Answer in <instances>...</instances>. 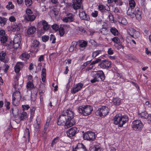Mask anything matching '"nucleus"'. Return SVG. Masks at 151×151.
I'll list each match as a JSON object with an SVG mask.
<instances>
[{
  "instance_id": "obj_25",
  "label": "nucleus",
  "mask_w": 151,
  "mask_h": 151,
  "mask_svg": "<svg viewBox=\"0 0 151 151\" xmlns=\"http://www.w3.org/2000/svg\"><path fill=\"white\" fill-rule=\"evenodd\" d=\"M36 30V28L34 26H32L29 28L27 30L28 35H32L34 33Z\"/></svg>"
},
{
  "instance_id": "obj_16",
  "label": "nucleus",
  "mask_w": 151,
  "mask_h": 151,
  "mask_svg": "<svg viewBox=\"0 0 151 151\" xmlns=\"http://www.w3.org/2000/svg\"><path fill=\"white\" fill-rule=\"evenodd\" d=\"M63 27L64 28L60 27L58 29L59 34L60 36H63L64 35L65 33L64 29L65 28L67 27L68 30L70 28V26L69 25H63Z\"/></svg>"
},
{
  "instance_id": "obj_52",
  "label": "nucleus",
  "mask_w": 151,
  "mask_h": 151,
  "mask_svg": "<svg viewBox=\"0 0 151 151\" xmlns=\"http://www.w3.org/2000/svg\"><path fill=\"white\" fill-rule=\"evenodd\" d=\"M50 40L52 41V43H54L55 42L56 38L53 35L51 34L50 35Z\"/></svg>"
},
{
  "instance_id": "obj_18",
  "label": "nucleus",
  "mask_w": 151,
  "mask_h": 151,
  "mask_svg": "<svg viewBox=\"0 0 151 151\" xmlns=\"http://www.w3.org/2000/svg\"><path fill=\"white\" fill-rule=\"evenodd\" d=\"M90 151H101V147L100 145L97 144L91 145L89 148Z\"/></svg>"
},
{
  "instance_id": "obj_56",
  "label": "nucleus",
  "mask_w": 151,
  "mask_h": 151,
  "mask_svg": "<svg viewBox=\"0 0 151 151\" xmlns=\"http://www.w3.org/2000/svg\"><path fill=\"white\" fill-rule=\"evenodd\" d=\"M51 27L55 31H57L59 29L58 26L56 24H54L52 25Z\"/></svg>"
},
{
  "instance_id": "obj_48",
  "label": "nucleus",
  "mask_w": 151,
  "mask_h": 151,
  "mask_svg": "<svg viewBox=\"0 0 151 151\" xmlns=\"http://www.w3.org/2000/svg\"><path fill=\"white\" fill-rule=\"evenodd\" d=\"M39 44L40 42L38 41L34 40L32 43V46L33 47H38Z\"/></svg>"
},
{
  "instance_id": "obj_13",
  "label": "nucleus",
  "mask_w": 151,
  "mask_h": 151,
  "mask_svg": "<svg viewBox=\"0 0 151 151\" xmlns=\"http://www.w3.org/2000/svg\"><path fill=\"white\" fill-rule=\"evenodd\" d=\"M79 16L81 19L83 20H86L87 21H89L90 19L89 16L86 14L84 11L82 10L79 11Z\"/></svg>"
},
{
  "instance_id": "obj_7",
  "label": "nucleus",
  "mask_w": 151,
  "mask_h": 151,
  "mask_svg": "<svg viewBox=\"0 0 151 151\" xmlns=\"http://www.w3.org/2000/svg\"><path fill=\"white\" fill-rule=\"evenodd\" d=\"M68 122L67 121V116L65 115V114H62L60 116L58 119L57 123L58 125H65V128H68L69 127H67V123Z\"/></svg>"
},
{
  "instance_id": "obj_1",
  "label": "nucleus",
  "mask_w": 151,
  "mask_h": 151,
  "mask_svg": "<svg viewBox=\"0 0 151 151\" xmlns=\"http://www.w3.org/2000/svg\"><path fill=\"white\" fill-rule=\"evenodd\" d=\"M19 38L17 37L14 39L13 41L9 40L7 36L1 37V45H2L6 47L7 50L13 48L17 49L18 48L21 43Z\"/></svg>"
},
{
  "instance_id": "obj_26",
  "label": "nucleus",
  "mask_w": 151,
  "mask_h": 151,
  "mask_svg": "<svg viewBox=\"0 0 151 151\" xmlns=\"http://www.w3.org/2000/svg\"><path fill=\"white\" fill-rule=\"evenodd\" d=\"M25 18L27 21H32L35 19L36 17L33 14L28 15H25Z\"/></svg>"
},
{
  "instance_id": "obj_38",
  "label": "nucleus",
  "mask_w": 151,
  "mask_h": 151,
  "mask_svg": "<svg viewBox=\"0 0 151 151\" xmlns=\"http://www.w3.org/2000/svg\"><path fill=\"white\" fill-rule=\"evenodd\" d=\"M50 13H51L52 14L53 16L54 15V16H56L58 15V11L56 9L54 8L50 10Z\"/></svg>"
},
{
  "instance_id": "obj_40",
  "label": "nucleus",
  "mask_w": 151,
  "mask_h": 151,
  "mask_svg": "<svg viewBox=\"0 0 151 151\" xmlns=\"http://www.w3.org/2000/svg\"><path fill=\"white\" fill-rule=\"evenodd\" d=\"M118 22L124 25H126L127 23L126 19L124 18H122L121 19H119Z\"/></svg>"
},
{
  "instance_id": "obj_28",
  "label": "nucleus",
  "mask_w": 151,
  "mask_h": 151,
  "mask_svg": "<svg viewBox=\"0 0 151 151\" xmlns=\"http://www.w3.org/2000/svg\"><path fill=\"white\" fill-rule=\"evenodd\" d=\"M18 110L16 108L14 109L12 108L11 111V112H12L13 116L15 118L17 117L18 115H19V114H18Z\"/></svg>"
},
{
  "instance_id": "obj_4",
  "label": "nucleus",
  "mask_w": 151,
  "mask_h": 151,
  "mask_svg": "<svg viewBox=\"0 0 151 151\" xmlns=\"http://www.w3.org/2000/svg\"><path fill=\"white\" fill-rule=\"evenodd\" d=\"M78 111L79 114L85 116L90 115L93 111V107L88 105H82L78 108Z\"/></svg>"
},
{
  "instance_id": "obj_62",
  "label": "nucleus",
  "mask_w": 151,
  "mask_h": 151,
  "mask_svg": "<svg viewBox=\"0 0 151 151\" xmlns=\"http://www.w3.org/2000/svg\"><path fill=\"white\" fill-rule=\"evenodd\" d=\"M78 29L80 32H81L82 33H84L86 32V31L84 29V28L83 27H78Z\"/></svg>"
},
{
  "instance_id": "obj_63",
  "label": "nucleus",
  "mask_w": 151,
  "mask_h": 151,
  "mask_svg": "<svg viewBox=\"0 0 151 151\" xmlns=\"http://www.w3.org/2000/svg\"><path fill=\"white\" fill-rule=\"evenodd\" d=\"M22 107L23 108V110H28L29 108V106L28 105H22Z\"/></svg>"
},
{
  "instance_id": "obj_35",
  "label": "nucleus",
  "mask_w": 151,
  "mask_h": 151,
  "mask_svg": "<svg viewBox=\"0 0 151 151\" xmlns=\"http://www.w3.org/2000/svg\"><path fill=\"white\" fill-rule=\"evenodd\" d=\"M26 87L27 89L35 88L36 86L35 87L32 81H29L27 82Z\"/></svg>"
},
{
  "instance_id": "obj_33",
  "label": "nucleus",
  "mask_w": 151,
  "mask_h": 151,
  "mask_svg": "<svg viewBox=\"0 0 151 151\" xmlns=\"http://www.w3.org/2000/svg\"><path fill=\"white\" fill-rule=\"evenodd\" d=\"M77 43L76 42L73 41L72 42L71 45L70 47L69 50L70 52H72L74 50L75 48L76 47Z\"/></svg>"
},
{
  "instance_id": "obj_36",
  "label": "nucleus",
  "mask_w": 151,
  "mask_h": 151,
  "mask_svg": "<svg viewBox=\"0 0 151 151\" xmlns=\"http://www.w3.org/2000/svg\"><path fill=\"white\" fill-rule=\"evenodd\" d=\"M148 115V114L147 113L146 111L142 112L139 114V115L141 118L145 119H147Z\"/></svg>"
},
{
  "instance_id": "obj_45",
  "label": "nucleus",
  "mask_w": 151,
  "mask_h": 151,
  "mask_svg": "<svg viewBox=\"0 0 151 151\" xmlns=\"http://www.w3.org/2000/svg\"><path fill=\"white\" fill-rule=\"evenodd\" d=\"M9 66L6 64H4L3 66L2 67V70H3L4 72L6 73L9 68Z\"/></svg>"
},
{
  "instance_id": "obj_5",
  "label": "nucleus",
  "mask_w": 151,
  "mask_h": 151,
  "mask_svg": "<svg viewBox=\"0 0 151 151\" xmlns=\"http://www.w3.org/2000/svg\"><path fill=\"white\" fill-rule=\"evenodd\" d=\"M64 114L67 116V121L68 122L67 124V127H70L75 124L76 122L73 119L74 116V113L70 109H68Z\"/></svg>"
},
{
  "instance_id": "obj_14",
  "label": "nucleus",
  "mask_w": 151,
  "mask_h": 151,
  "mask_svg": "<svg viewBox=\"0 0 151 151\" xmlns=\"http://www.w3.org/2000/svg\"><path fill=\"white\" fill-rule=\"evenodd\" d=\"M77 132V129L76 127H73L69 129L67 132V135L70 137L74 136Z\"/></svg>"
},
{
  "instance_id": "obj_42",
  "label": "nucleus",
  "mask_w": 151,
  "mask_h": 151,
  "mask_svg": "<svg viewBox=\"0 0 151 151\" xmlns=\"http://www.w3.org/2000/svg\"><path fill=\"white\" fill-rule=\"evenodd\" d=\"M14 7V5L12 4V2H9L8 4L6 6V8L8 10L13 9Z\"/></svg>"
},
{
  "instance_id": "obj_32",
  "label": "nucleus",
  "mask_w": 151,
  "mask_h": 151,
  "mask_svg": "<svg viewBox=\"0 0 151 151\" xmlns=\"http://www.w3.org/2000/svg\"><path fill=\"white\" fill-rule=\"evenodd\" d=\"M30 55L26 53L25 52L22 54L20 56L19 58L22 60H24V59H28L30 57Z\"/></svg>"
},
{
  "instance_id": "obj_19",
  "label": "nucleus",
  "mask_w": 151,
  "mask_h": 151,
  "mask_svg": "<svg viewBox=\"0 0 151 151\" xmlns=\"http://www.w3.org/2000/svg\"><path fill=\"white\" fill-rule=\"evenodd\" d=\"M135 15L137 19L139 21L141 19V12L140 11L139 9L137 8H135Z\"/></svg>"
},
{
  "instance_id": "obj_50",
  "label": "nucleus",
  "mask_w": 151,
  "mask_h": 151,
  "mask_svg": "<svg viewBox=\"0 0 151 151\" xmlns=\"http://www.w3.org/2000/svg\"><path fill=\"white\" fill-rule=\"evenodd\" d=\"M139 33L138 32L136 31L135 33H134L133 35H130L134 38H137L139 36Z\"/></svg>"
},
{
  "instance_id": "obj_64",
  "label": "nucleus",
  "mask_w": 151,
  "mask_h": 151,
  "mask_svg": "<svg viewBox=\"0 0 151 151\" xmlns=\"http://www.w3.org/2000/svg\"><path fill=\"white\" fill-rule=\"evenodd\" d=\"M107 53L109 55H112L113 53V51L112 49L111 48H109L108 50Z\"/></svg>"
},
{
  "instance_id": "obj_49",
  "label": "nucleus",
  "mask_w": 151,
  "mask_h": 151,
  "mask_svg": "<svg viewBox=\"0 0 151 151\" xmlns=\"http://www.w3.org/2000/svg\"><path fill=\"white\" fill-rule=\"evenodd\" d=\"M104 5L101 4L98 6V8L99 10L101 11V12H102L104 9H106Z\"/></svg>"
},
{
  "instance_id": "obj_58",
  "label": "nucleus",
  "mask_w": 151,
  "mask_h": 151,
  "mask_svg": "<svg viewBox=\"0 0 151 151\" xmlns=\"http://www.w3.org/2000/svg\"><path fill=\"white\" fill-rule=\"evenodd\" d=\"M98 12L97 11H94L91 13V16L94 17H96L98 15Z\"/></svg>"
},
{
  "instance_id": "obj_44",
  "label": "nucleus",
  "mask_w": 151,
  "mask_h": 151,
  "mask_svg": "<svg viewBox=\"0 0 151 151\" xmlns=\"http://www.w3.org/2000/svg\"><path fill=\"white\" fill-rule=\"evenodd\" d=\"M49 122L50 121H47L45 125L43 131V132L44 134H45L47 132L49 125Z\"/></svg>"
},
{
  "instance_id": "obj_29",
  "label": "nucleus",
  "mask_w": 151,
  "mask_h": 151,
  "mask_svg": "<svg viewBox=\"0 0 151 151\" xmlns=\"http://www.w3.org/2000/svg\"><path fill=\"white\" fill-rule=\"evenodd\" d=\"M19 27L16 23H14L11 27V30L12 31H19Z\"/></svg>"
},
{
  "instance_id": "obj_21",
  "label": "nucleus",
  "mask_w": 151,
  "mask_h": 151,
  "mask_svg": "<svg viewBox=\"0 0 151 151\" xmlns=\"http://www.w3.org/2000/svg\"><path fill=\"white\" fill-rule=\"evenodd\" d=\"M6 55L5 52L2 51L1 52V61H2L5 63H7L8 60L5 57Z\"/></svg>"
},
{
  "instance_id": "obj_47",
  "label": "nucleus",
  "mask_w": 151,
  "mask_h": 151,
  "mask_svg": "<svg viewBox=\"0 0 151 151\" xmlns=\"http://www.w3.org/2000/svg\"><path fill=\"white\" fill-rule=\"evenodd\" d=\"M25 4L27 6H30L32 4V0H24Z\"/></svg>"
},
{
  "instance_id": "obj_2",
  "label": "nucleus",
  "mask_w": 151,
  "mask_h": 151,
  "mask_svg": "<svg viewBox=\"0 0 151 151\" xmlns=\"http://www.w3.org/2000/svg\"><path fill=\"white\" fill-rule=\"evenodd\" d=\"M128 121V118L127 115L122 116L121 114L116 115L113 119L114 123L122 127L123 125Z\"/></svg>"
},
{
  "instance_id": "obj_39",
  "label": "nucleus",
  "mask_w": 151,
  "mask_h": 151,
  "mask_svg": "<svg viewBox=\"0 0 151 151\" xmlns=\"http://www.w3.org/2000/svg\"><path fill=\"white\" fill-rule=\"evenodd\" d=\"M7 19L4 17H1V26L3 27L6 24L7 22Z\"/></svg>"
},
{
  "instance_id": "obj_51",
  "label": "nucleus",
  "mask_w": 151,
  "mask_h": 151,
  "mask_svg": "<svg viewBox=\"0 0 151 151\" xmlns=\"http://www.w3.org/2000/svg\"><path fill=\"white\" fill-rule=\"evenodd\" d=\"M12 96L13 97L17 96L21 97L20 93L19 91H17L14 92Z\"/></svg>"
},
{
  "instance_id": "obj_57",
  "label": "nucleus",
  "mask_w": 151,
  "mask_h": 151,
  "mask_svg": "<svg viewBox=\"0 0 151 151\" xmlns=\"http://www.w3.org/2000/svg\"><path fill=\"white\" fill-rule=\"evenodd\" d=\"M112 40L116 43H118L120 41L119 38L117 37H115L112 39Z\"/></svg>"
},
{
  "instance_id": "obj_60",
  "label": "nucleus",
  "mask_w": 151,
  "mask_h": 151,
  "mask_svg": "<svg viewBox=\"0 0 151 151\" xmlns=\"http://www.w3.org/2000/svg\"><path fill=\"white\" fill-rule=\"evenodd\" d=\"M45 86L43 85H41L40 86V87L39 88V93H43L44 92V90H42L41 88H45Z\"/></svg>"
},
{
  "instance_id": "obj_20",
  "label": "nucleus",
  "mask_w": 151,
  "mask_h": 151,
  "mask_svg": "<svg viewBox=\"0 0 151 151\" xmlns=\"http://www.w3.org/2000/svg\"><path fill=\"white\" fill-rule=\"evenodd\" d=\"M27 117V113L24 111H23L19 114V118L20 121H23L25 120Z\"/></svg>"
},
{
  "instance_id": "obj_12",
  "label": "nucleus",
  "mask_w": 151,
  "mask_h": 151,
  "mask_svg": "<svg viewBox=\"0 0 151 151\" xmlns=\"http://www.w3.org/2000/svg\"><path fill=\"white\" fill-rule=\"evenodd\" d=\"M83 84L82 83H79L76 84L71 90V92L73 94L76 93L80 91L83 87Z\"/></svg>"
},
{
  "instance_id": "obj_6",
  "label": "nucleus",
  "mask_w": 151,
  "mask_h": 151,
  "mask_svg": "<svg viewBox=\"0 0 151 151\" xmlns=\"http://www.w3.org/2000/svg\"><path fill=\"white\" fill-rule=\"evenodd\" d=\"M109 110L108 108L105 106H103L99 108L96 111L95 114L100 117H104L109 113Z\"/></svg>"
},
{
  "instance_id": "obj_8",
  "label": "nucleus",
  "mask_w": 151,
  "mask_h": 151,
  "mask_svg": "<svg viewBox=\"0 0 151 151\" xmlns=\"http://www.w3.org/2000/svg\"><path fill=\"white\" fill-rule=\"evenodd\" d=\"M143 126L142 122L139 120H134L132 122V128L136 131L141 130Z\"/></svg>"
},
{
  "instance_id": "obj_53",
  "label": "nucleus",
  "mask_w": 151,
  "mask_h": 151,
  "mask_svg": "<svg viewBox=\"0 0 151 151\" xmlns=\"http://www.w3.org/2000/svg\"><path fill=\"white\" fill-rule=\"evenodd\" d=\"M49 37L47 35H44L42 37V39L43 42H46L49 40Z\"/></svg>"
},
{
  "instance_id": "obj_24",
  "label": "nucleus",
  "mask_w": 151,
  "mask_h": 151,
  "mask_svg": "<svg viewBox=\"0 0 151 151\" xmlns=\"http://www.w3.org/2000/svg\"><path fill=\"white\" fill-rule=\"evenodd\" d=\"M86 147L82 143H78L76 146H73V151H76V150L80 149H83Z\"/></svg>"
},
{
  "instance_id": "obj_34",
  "label": "nucleus",
  "mask_w": 151,
  "mask_h": 151,
  "mask_svg": "<svg viewBox=\"0 0 151 151\" xmlns=\"http://www.w3.org/2000/svg\"><path fill=\"white\" fill-rule=\"evenodd\" d=\"M102 51L101 50H97L96 51H93L92 53V57L93 58H95L100 54H101Z\"/></svg>"
},
{
  "instance_id": "obj_3",
  "label": "nucleus",
  "mask_w": 151,
  "mask_h": 151,
  "mask_svg": "<svg viewBox=\"0 0 151 151\" xmlns=\"http://www.w3.org/2000/svg\"><path fill=\"white\" fill-rule=\"evenodd\" d=\"M91 75L93 78L91 80V83H94L96 82L104 81L105 78V76L104 73L102 70L98 71H93Z\"/></svg>"
},
{
  "instance_id": "obj_15",
  "label": "nucleus",
  "mask_w": 151,
  "mask_h": 151,
  "mask_svg": "<svg viewBox=\"0 0 151 151\" xmlns=\"http://www.w3.org/2000/svg\"><path fill=\"white\" fill-rule=\"evenodd\" d=\"M82 0H72L73 6L74 9L76 10L80 8L82 4Z\"/></svg>"
},
{
  "instance_id": "obj_55",
  "label": "nucleus",
  "mask_w": 151,
  "mask_h": 151,
  "mask_svg": "<svg viewBox=\"0 0 151 151\" xmlns=\"http://www.w3.org/2000/svg\"><path fill=\"white\" fill-rule=\"evenodd\" d=\"M87 42L83 41L79 45V46L81 47H85L87 46Z\"/></svg>"
},
{
  "instance_id": "obj_46",
  "label": "nucleus",
  "mask_w": 151,
  "mask_h": 151,
  "mask_svg": "<svg viewBox=\"0 0 151 151\" xmlns=\"http://www.w3.org/2000/svg\"><path fill=\"white\" fill-rule=\"evenodd\" d=\"M129 4L130 8H134L135 5V3L134 0H129Z\"/></svg>"
},
{
  "instance_id": "obj_27",
  "label": "nucleus",
  "mask_w": 151,
  "mask_h": 151,
  "mask_svg": "<svg viewBox=\"0 0 151 151\" xmlns=\"http://www.w3.org/2000/svg\"><path fill=\"white\" fill-rule=\"evenodd\" d=\"M42 24L43 25V29L45 31L47 30L50 27V26L48 25V24L45 20H42Z\"/></svg>"
},
{
  "instance_id": "obj_10",
  "label": "nucleus",
  "mask_w": 151,
  "mask_h": 151,
  "mask_svg": "<svg viewBox=\"0 0 151 151\" xmlns=\"http://www.w3.org/2000/svg\"><path fill=\"white\" fill-rule=\"evenodd\" d=\"M74 15L72 13H68L66 17H64L63 19V21L65 22L70 23L74 22L78 24H79V21L76 20L74 18Z\"/></svg>"
},
{
  "instance_id": "obj_11",
  "label": "nucleus",
  "mask_w": 151,
  "mask_h": 151,
  "mask_svg": "<svg viewBox=\"0 0 151 151\" xmlns=\"http://www.w3.org/2000/svg\"><path fill=\"white\" fill-rule=\"evenodd\" d=\"M111 62L108 60H101L98 66L103 69H107L111 67Z\"/></svg>"
},
{
  "instance_id": "obj_54",
  "label": "nucleus",
  "mask_w": 151,
  "mask_h": 151,
  "mask_svg": "<svg viewBox=\"0 0 151 151\" xmlns=\"http://www.w3.org/2000/svg\"><path fill=\"white\" fill-rule=\"evenodd\" d=\"M36 120L37 121V122L34 124V126L35 129H38L39 128L40 126V123L37 122V119H36Z\"/></svg>"
},
{
  "instance_id": "obj_31",
  "label": "nucleus",
  "mask_w": 151,
  "mask_h": 151,
  "mask_svg": "<svg viewBox=\"0 0 151 151\" xmlns=\"http://www.w3.org/2000/svg\"><path fill=\"white\" fill-rule=\"evenodd\" d=\"M113 102L115 105L118 106L121 103V100L120 98L116 97L113 99Z\"/></svg>"
},
{
  "instance_id": "obj_41",
  "label": "nucleus",
  "mask_w": 151,
  "mask_h": 151,
  "mask_svg": "<svg viewBox=\"0 0 151 151\" xmlns=\"http://www.w3.org/2000/svg\"><path fill=\"white\" fill-rule=\"evenodd\" d=\"M59 140V137H56L52 141L51 146L53 147L57 143Z\"/></svg>"
},
{
  "instance_id": "obj_9",
  "label": "nucleus",
  "mask_w": 151,
  "mask_h": 151,
  "mask_svg": "<svg viewBox=\"0 0 151 151\" xmlns=\"http://www.w3.org/2000/svg\"><path fill=\"white\" fill-rule=\"evenodd\" d=\"M84 140L89 141H94L95 138V134L94 132L91 131L86 132L83 135Z\"/></svg>"
},
{
  "instance_id": "obj_37",
  "label": "nucleus",
  "mask_w": 151,
  "mask_h": 151,
  "mask_svg": "<svg viewBox=\"0 0 151 151\" xmlns=\"http://www.w3.org/2000/svg\"><path fill=\"white\" fill-rule=\"evenodd\" d=\"M100 32L104 35H106L108 33V31L107 28L103 27L100 29Z\"/></svg>"
},
{
  "instance_id": "obj_43",
  "label": "nucleus",
  "mask_w": 151,
  "mask_h": 151,
  "mask_svg": "<svg viewBox=\"0 0 151 151\" xmlns=\"http://www.w3.org/2000/svg\"><path fill=\"white\" fill-rule=\"evenodd\" d=\"M145 104L146 106L145 107L146 110H151V104H150L148 101H146L145 102Z\"/></svg>"
},
{
  "instance_id": "obj_23",
  "label": "nucleus",
  "mask_w": 151,
  "mask_h": 151,
  "mask_svg": "<svg viewBox=\"0 0 151 151\" xmlns=\"http://www.w3.org/2000/svg\"><path fill=\"white\" fill-rule=\"evenodd\" d=\"M20 75V74L19 73L17 74L14 80L13 86L14 87L15 89H16L18 88L19 77Z\"/></svg>"
},
{
  "instance_id": "obj_59",
  "label": "nucleus",
  "mask_w": 151,
  "mask_h": 151,
  "mask_svg": "<svg viewBox=\"0 0 151 151\" xmlns=\"http://www.w3.org/2000/svg\"><path fill=\"white\" fill-rule=\"evenodd\" d=\"M26 15H28L33 14V13L32 11L30 9H27L26 11Z\"/></svg>"
},
{
  "instance_id": "obj_61",
  "label": "nucleus",
  "mask_w": 151,
  "mask_h": 151,
  "mask_svg": "<svg viewBox=\"0 0 151 151\" xmlns=\"http://www.w3.org/2000/svg\"><path fill=\"white\" fill-rule=\"evenodd\" d=\"M101 60V59L100 58L97 59L95 60L92 61V63H91V65H93L99 62H100Z\"/></svg>"
},
{
  "instance_id": "obj_17",
  "label": "nucleus",
  "mask_w": 151,
  "mask_h": 151,
  "mask_svg": "<svg viewBox=\"0 0 151 151\" xmlns=\"http://www.w3.org/2000/svg\"><path fill=\"white\" fill-rule=\"evenodd\" d=\"M135 8H129V9L127 11V15L131 18H133L135 16Z\"/></svg>"
},
{
  "instance_id": "obj_22",
  "label": "nucleus",
  "mask_w": 151,
  "mask_h": 151,
  "mask_svg": "<svg viewBox=\"0 0 151 151\" xmlns=\"http://www.w3.org/2000/svg\"><path fill=\"white\" fill-rule=\"evenodd\" d=\"M23 63L22 62H18L14 66V70L17 74L19 73V72L20 71V68L22 66Z\"/></svg>"
},
{
  "instance_id": "obj_30",
  "label": "nucleus",
  "mask_w": 151,
  "mask_h": 151,
  "mask_svg": "<svg viewBox=\"0 0 151 151\" xmlns=\"http://www.w3.org/2000/svg\"><path fill=\"white\" fill-rule=\"evenodd\" d=\"M111 33L114 36H117L119 34L118 30L114 27H111L110 29Z\"/></svg>"
}]
</instances>
